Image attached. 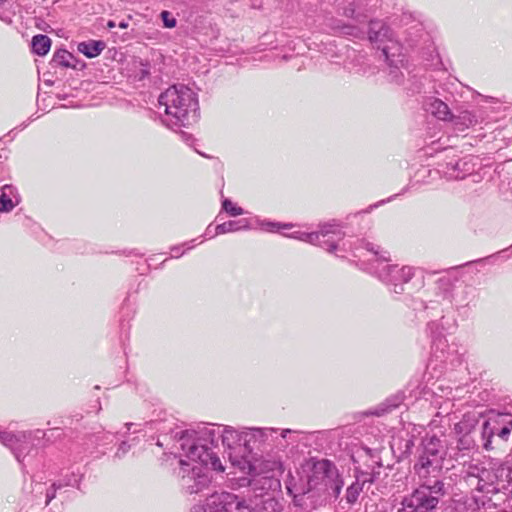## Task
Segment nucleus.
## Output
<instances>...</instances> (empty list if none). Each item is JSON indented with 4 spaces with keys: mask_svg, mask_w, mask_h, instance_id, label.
<instances>
[{
    "mask_svg": "<svg viewBox=\"0 0 512 512\" xmlns=\"http://www.w3.org/2000/svg\"><path fill=\"white\" fill-rule=\"evenodd\" d=\"M221 438L223 446L229 451V458L241 460L243 454V428L232 426L205 425L196 430L186 431L180 439V446L186 451V456L192 460L211 465V469L224 472L220 458L215 451Z\"/></svg>",
    "mask_w": 512,
    "mask_h": 512,
    "instance_id": "nucleus-1",
    "label": "nucleus"
},
{
    "mask_svg": "<svg viewBox=\"0 0 512 512\" xmlns=\"http://www.w3.org/2000/svg\"><path fill=\"white\" fill-rule=\"evenodd\" d=\"M474 447L475 441L470 435H460L455 460L463 466L461 476L467 485L482 493H494L507 488L512 481V465L490 457L464 459V452Z\"/></svg>",
    "mask_w": 512,
    "mask_h": 512,
    "instance_id": "nucleus-2",
    "label": "nucleus"
},
{
    "mask_svg": "<svg viewBox=\"0 0 512 512\" xmlns=\"http://www.w3.org/2000/svg\"><path fill=\"white\" fill-rule=\"evenodd\" d=\"M301 480H305L302 493L294 496V506L311 512L321 506L327 495L337 498L343 481L335 464L327 459L309 460L302 466Z\"/></svg>",
    "mask_w": 512,
    "mask_h": 512,
    "instance_id": "nucleus-3",
    "label": "nucleus"
},
{
    "mask_svg": "<svg viewBox=\"0 0 512 512\" xmlns=\"http://www.w3.org/2000/svg\"><path fill=\"white\" fill-rule=\"evenodd\" d=\"M444 460L419 455L414 464L415 474L420 486L402 501L398 512H428L434 509L443 491V483L439 480Z\"/></svg>",
    "mask_w": 512,
    "mask_h": 512,
    "instance_id": "nucleus-4",
    "label": "nucleus"
},
{
    "mask_svg": "<svg viewBox=\"0 0 512 512\" xmlns=\"http://www.w3.org/2000/svg\"><path fill=\"white\" fill-rule=\"evenodd\" d=\"M159 104L165 107V117L162 122L171 129L189 126L198 119L197 95L184 84L169 87L159 96Z\"/></svg>",
    "mask_w": 512,
    "mask_h": 512,
    "instance_id": "nucleus-5",
    "label": "nucleus"
},
{
    "mask_svg": "<svg viewBox=\"0 0 512 512\" xmlns=\"http://www.w3.org/2000/svg\"><path fill=\"white\" fill-rule=\"evenodd\" d=\"M232 465L239 467L243 472L254 474L252 480L248 481L249 487L256 491L273 490L280 487L279 476L284 472L283 463L276 455H267L254 463L250 459L232 460Z\"/></svg>",
    "mask_w": 512,
    "mask_h": 512,
    "instance_id": "nucleus-6",
    "label": "nucleus"
},
{
    "mask_svg": "<svg viewBox=\"0 0 512 512\" xmlns=\"http://www.w3.org/2000/svg\"><path fill=\"white\" fill-rule=\"evenodd\" d=\"M368 37L371 43L381 49L383 56L390 66V80L397 84L402 82L403 74L400 68L404 66L402 46L393 39V33L382 21L374 20L369 23Z\"/></svg>",
    "mask_w": 512,
    "mask_h": 512,
    "instance_id": "nucleus-7",
    "label": "nucleus"
},
{
    "mask_svg": "<svg viewBox=\"0 0 512 512\" xmlns=\"http://www.w3.org/2000/svg\"><path fill=\"white\" fill-rule=\"evenodd\" d=\"M291 238L317 245L336 255L338 251H347V241L344 240L345 233L340 225L335 221H330L319 226L315 232L294 231Z\"/></svg>",
    "mask_w": 512,
    "mask_h": 512,
    "instance_id": "nucleus-8",
    "label": "nucleus"
},
{
    "mask_svg": "<svg viewBox=\"0 0 512 512\" xmlns=\"http://www.w3.org/2000/svg\"><path fill=\"white\" fill-rule=\"evenodd\" d=\"M181 454L178 464L179 468L176 472L181 488L188 494H196L206 489L211 477L207 472V468L211 465L201 463L200 460H192L186 456V451L181 447Z\"/></svg>",
    "mask_w": 512,
    "mask_h": 512,
    "instance_id": "nucleus-9",
    "label": "nucleus"
},
{
    "mask_svg": "<svg viewBox=\"0 0 512 512\" xmlns=\"http://www.w3.org/2000/svg\"><path fill=\"white\" fill-rule=\"evenodd\" d=\"M45 435L42 430L34 432H10L0 431V443L9 448L18 462H22L32 450L30 439H40Z\"/></svg>",
    "mask_w": 512,
    "mask_h": 512,
    "instance_id": "nucleus-10",
    "label": "nucleus"
},
{
    "mask_svg": "<svg viewBox=\"0 0 512 512\" xmlns=\"http://www.w3.org/2000/svg\"><path fill=\"white\" fill-rule=\"evenodd\" d=\"M245 499L229 492L210 495L204 505L193 507V512H242Z\"/></svg>",
    "mask_w": 512,
    "mask_h": 512,
    "instance_id": "nucleus-11",
    "label": "nucleus"
},
{
    "mask_svg": "<svg viewBox=\"0 0 512 512\" xmlns=\"http://www.w3.org/2000/svg\"><path fill=\"white\" fill-rule=\"evenodd\" d=\"M270 491L271 490H259L254 492L251 487H249L247 494L248 499H245L242 512H280L282 505L271 495Z\"/></svg>",
    "mask_w": 512,
    "mask_h": 512,
    "instance_id": "nucleus-12",
    "label": "nucleus"
},
{
    "mask_svg": "<svg viewBox=\"0 0 512 512\" xmlns=\"http://www.w3.org/2000/svg\"><path fill=\"white\" fill-rule=\"evenodd\" d=\"M414 275V268L410 266L385 264L379 270V278L387 285L393 287V292L401 294L404 291V284L408 283Z\"/></svg>",
    "mask_w": 512,
    "mask_h": 512,
    "instance_id": "nucleus-13",
    "label": "nucleus"
},
{
    "mask_svg": "<svg viewBox=\"0 0 512 512\" xmlns=\"http://www.w3.org/2000/svg\"><path fill=\"white\" fill-rule=\"evenodd\" d=\"M277 433L274 428H243V454L242 459H249L255 448L265 444L273 434Z\"/></svg>",
    "mask_w": 512,
    "mask_h": 512,
    "instance_id": "nucleus-14",
    "label": "nucleus"
},
{
    "mask_svg": "<svg viewBox=\"0 0 512 512\" xmlns=\"http://www.w3.org/2000/svg\"><path fill=\"white\" fill-rule=\"evenodd\" d=\"M474 170V159L472 157H464L454 163H447L442 173L447 180H461L472 174Z\"/></svg>",
    "mask_w": 512,
    "mask_h": 512,
    "instance_id": "nucleus-15",
    "label": "nucleus"
},
{
    "mask_svg": "<svg viewBox=\"0 0 512 512\" xmlns=\"http://www.w3.org/2000/svg\"><path fill=\"white\" fill-rule=\"evenodd\" d=\"M375 481V474L359 471L356 473L355 481L347 488L345 500L348 505H353L358 500L360 493L366 485H371Z\"/></svg>",
    "mask_w": 512,
    "mask_h": 512,
    "instance_id": "nucleus-16",
    "label": "nucleus"
},
{
    "mask_svg": "<svg viewBox=\"0 0 512 512\" xmlns=\"http://www.w3.org/2000/svg\"><path fill=\"white\" fill-rule=\"evenodd\" d=\"M419 455L444 460L445 441L435 434H427L422 440V450Z\"/></svg>",
    "mask_w": 512,
    "mask_h": 512,
    "instance_id": "nucleus-17",
    "label": "nucleus"
},
{
    "mask_svg": "<svg viewBox=\"0 0 512 512\" xmlns=\"http://www.w3.org/2000/svg\"><path fill=\"white\" fill-rule=\"evenodd\" d=\"M450 121L453 122L456 130L463 132L470 127L480 124L483 121V116L480 111L464 110L458 115H452Z\"/></svg>",
    "mask_w": 512,
    "mask_h": 512,
    "instance_id": "nucleus-18",
    "label": "nucleus"
},
{
    "mask_svg": "<svg viewBox=\"0 0 512 512\" xmlns=\"http://www.w3.org/2000/svg\"><path fill=\"white\" fill-rule=\"evenodd\" d=\"M20 203L17 189L12 185H4L0 194V212H10Z\"/></svg>",
    "mask_w": 512,
    "mask_h": 512,
    "instance_id": "nucleus-19",
    "label": "nucleus"
},
{
    "mask_svg": "<svg viewBox=\"0 0 512 512\" xmlns=\"http://www.w3.org/2000/svg\"><path fill=\"white\" fill-rule=\"evenodd\" d=\"M424 108L427 112L443 121L450 120L452 116L448 105L438 98H428L424 103Z\"/></svg>",
    "mask_w": 512,
    "mask_h": 512,
    "instance_id": "nucleus-20",
    "label": "nucleus"
},
{
    "mask_svg": "<svg viewBox=\"0 0 512 512\" xmlns=\"http://www.w3.org/2000/svg\"><path fill=\"white\" fill-rule=\"evenodd\" d=\"M105 47L106 45L103 41L90 40L79 43L77 49L86 57L94 58L100 55V53L105 49Z\"/></svg>",
    "mask_w": 512,
    "mask_h": 512,
    "instance_id": "nucleus-21",
    "label": "nucleus"
},
{
    "mask_svg": "<svg viewBox=\"0 0 512 512\" xmlns=\"http://www.w3.org/2000/svg\"><path fill=\"white\" fill-rule=\"evenodd\" d=\"M246 229H249V221L247 219L230 220L222 224H218L215 227V234L220 235Z\"/></svg>",
    "mask_w": 512,
    "mask_h": 512,
    "instance_id": "nucleus-22",
    "label": "nucleus"
},
{
    "mask_svg": "<svg viewBox=\"0 0 512 512\" xmlns=\"http://www.w3.org/2000/svg\"><path fill=\"white\" fill-rule=\"evenodd\" d=\"M476 423L477 419L474 415H464L463 419L455 424V433L458 435H470Z\"/></svg>",
    "mask_w": 512,
    "mask_h": 512,
    "instance_id": "nucleus-23",
    "label": "nucleus"
},
{
    "mask_svg": "<svg viewBox=\"0 0 512 512\" xmlns=\"http://www.w3.org/2000/svg\"><path fill=\"white\" fill-rule=\"evenodd\" d=\"M51 47V40L46 35H36L32 38V50L39 56L46 55Z\"/></svg>",
    "mask_w": 512,
    "mask_h": 512,
    "instance_id": "nucleus-24",
    "label": "nucleus"
},
{
    "mask_svg": "<svg viewBox=\"0 0 512 512\" xmlns=\"http://www.w3.org/2000/svg\"><path fill=\"white\" fill-rule=\"evenodd\" d=\"M75 58L72 53L65 49L57 50L52 58V63L56 66L75 68Z\"/></svg>",
    "mask_w": 512,
    "mask_h": 512,
    "instance_id": "nucleus-25",
    "label": "nucleus"
},
{
    "mask_svg": "<svg viewBox=\"0 0 512 512\" xmlns=\"http://www.w3.org/2000/svg\"><path fill=\"white\" fill-rule=\"evenodd\" d=\"M496 434V430L489 421H484L482 426V437L484 439L483 447L485 450L491 449V438Z\"/></svg>",
    "mask_w": 512,
    "mask_h": 512,
    "instance_id": "nucleus-26",
    "label": "nucleus"
},
{
    "mask_svg": "<svg viewBox=\"0 0 512 512\" xmlns=\"http://www.w3.org/2000/svg\"><path fill=\"white\" fill-rule=\"evenodd\" d=\"M222 209L232 217H236L244 213V210L241 207H238L229 199H225L222 202Z\"/></svg>",
    "mask_w": 512,
    "mask_h": 512,
    "instance_id": "nucleus-27",
    "label": "nucleus"
},
{
    "mask_svg": "<svg viewBox=\"0 0 512 512\" xmlns=\"http://www.w3.org/2000/svg\"><path fill=\"white\" fill-rule=\"evenodd\" d=\"M447 347V341L444 338H437L433 341L432 349L434 350V354L437 358L443 360L444 350Z\"/></svg>",
    "mask_w": 512,
    "mask_h": 512,
    "instance_id": "nucleus-28",
    "label": "nucleus"
},
{
    "mask_svg": "<svg viewBox=\"0 0 512 512\" xmlns=\"http://www.w3.org/2000/svg\"><path fill=\"white\" fill-rule=\"evenodd\" d=\"M261 226L267 230V231H270V232H274L276 230H279L281 228L283 229H287V228H291L292 227V224H280V223H277V222H263L261 224Z\"/></svg>",
    "mask_w": 512,
    "mask_h": 512,
    "instance_id": "nucleus-29",
    "label": "nucleus"
},
{
    "mask_svg": "<svg viewBox=\"0 0 512 512\" xmlns=\"http://www.w3.org/2000/svg\"><path fill=\"white\" fill-rule=\"evenodd\" d=\"M366 249L370 252H372L375 256L379 257L382 261H388V252L386 251H380V248L375 246L372 243L366 244Z\"/></svg>",
    "mask_w": 512,
    "mask_h": 512,
    "instance_id": "nucleus-30",
    "label": "nucleus"
},
{
    "mask_svg": "<svg viewBox=\"0 0 512 512\" xmlns=\"http://www.w3.org/2000/svg\"><path fill=\"white\" fill-rule=\"evenodd\" d=\"M161 18L163 20L164 27L174 28L176 26V19L168 11L161 12Z\"/></svg>",
    "mask_w": 512,
    "mask_h": 512,
    "instance_id": "nucleus-31",
    "label": "nucleus"
},
{
    "mask_svg": "<svg viewBox=\"0 0 512 512\" xmlns=\"http://www.w3.org/2000/svg\"><path fill=\"white\" fill-rule=\"evenodd\" d=\"M193 242H195V239L191 240L189 242H185V243H183L181 245L173 246L171 248V251L174 253V255L172 257L178 258L181 255H183L184 251L181 250L183 247H186L187 250L192 249L193 248V245H192Z\"/></svg>",
    "mask_w": 512,
    "mask_h": 512,
    "instance_id": "nucleus-32",
    "label": "nucleus"
},
{
    "mask_svg": "<svg viewBox=\"0 0 512 512\" xmlns=\"http://www.w3.org/2000/svg\"><path fill=\"white\" fill-rule=\"evenodd\" d=\"M512 431V420L505 424L501 429L496 431L498 437L503 440H507Z\"/></svg>",
    "mask_w": 512,
    "mask_h": 512,
    "instance_id": "nucleus-33",
    "label": "nucleus"
},
{
    "mask_svg": "<svg viewBox=\"0 0 512 512\" xmlns=\"http://www.w3.org/2000/svg\"><path fill=\"white\" fill-rule=\"evenodd\" d=\"M130 448L131 444L128 441H122L117 449L116 456L118 458L123 457L130 450Z\"/></svg>",
    "mask_w": 512,
    "mask_h": 512,
    "instance_id": "nucleus-34",
    "label": "nucleus"
},
{
    "mask_svg": "<svg viewBox=\"0 0 512 512\" xmlns=\"http://www.w3.org/2000/svg\"><path fill=\"white\" fill-rule=\"evenodd\" d=\"M61 488V485L53 483L51 488L46 493V504L50 503L56 496L57 489Z\"/></svg>",
    "mask_w": 512,
    "mask_h": 512,
    "instance_id": "nucleus-35",
    "label": "nucleus"
},
{
    "mask_svg": "<svg viewBox=\"0 0 512 512\" xmlns=\"http://www.w3.org/2000/svg\"><path fill=\"white\" fill-rule=\"evenodd\" d=\"M452 406H453V404H452L449 400L445 401L443 404H441V405L439 406V409H440L441 411H439V412L437 413V415H441V414H446V415H448V414L450 413L451 409H452Z\"/></svg>",
    "mask_w": 512,
    "mask_h": 512,
    "instance_id": "nucleus-36",
    "label": "nucleus"
},
{
    "mask_svg": "<svg viewBox=\"0 0 512 512\" xmlns=\"http://www.w3.org/2000/svg\"><path fill=\"white\" fill-rule=\"evenodd\" d=\"M394 197H395V196L390 197V198H388L387 200H382V201H380V202H378V203H376V204H374V205H370V206H369V207H368L364 212H366V213L371 212L374 208H376V207H378V206H380V205H382V204H384V203H386V202L391 201Z\"/></svg>",
    "mask_w": 512,
    "mask_h": 512,
    "instance_id": "nucleus-37",
    "label": "nucleus"
},
{
    "mask_svg": "<svg viewBox=\"0 0 512 512\" xmlns=\"http://www.w3.org/2000/svg\"><path fill=\"white\" fill-rule=\"evenodd\" d=\"M344 14L347 17H352V18L355 17V8H354V4L353 3H351L349 5V7L345 9Z\"/></svg>",
    "mask_w": 512,
    "mask_h": 512,
    "instance_id": "nucleus-38",
    "label": "nucleus"
},
{
    "mask_svg": "<svg viewBox=\"0 0 512 512\" xmlns=\"http://www.w3.org/2000/svg\"><path fill=\"white\" fill-rule=\"evenodd\" d=\"M292 433H296V431H293V430H291V429H284V430H282V432H281V437H282L283 439H286V438H287V436H288V434H292Z\"/></svg>",
    "mask_w": 512,
    "mask_h": 512,
    "instance_id": "nucleus-39",
    "label": "nucleus"
},
{
    "mask_svg": "<svg viewBox=\"0 0 512 512\" xmlns=\"http://www.w3.org/2000/svg\"><path fill=\"white\" fill-rule=\"evenodd\" d=\"M205 235L208 236L209 238H213L214 236H216L215 232L212 233V231H211V225H209L207 227Z\"/></svg>",
    "mask_w": 512,
    "mask_h": 512,
    "instance_id": "nucleus-40",
    "label": "nucleus"
},
{
    "mask_svg": "<svg viewBox=\"0 0 512 512\" xmlns=\"http://www.w3.org/2000/svg\"><path fill=\"white\" fill-rule=\"evenodd\" d=\"M115 26H116V25H115V23H114L113 21H109V22H108V27H109V28H114Z\"/></svg>",
    "mask_w": 512,
    "mask_h": 512,
    "instance_id": "nucleus-41",
    "label": "nucleus"
},
{
    "mask_svg": "<svg viewBox=\"0 0 512 512\" xmlns=\"http://www.w3.org/2000/svg\"><path fill=\"white\" fill-rule=\"evenodd\" d=\"M127 26H128V25H127V23H125V22H121V23L119 24V27H120V28H123V29H124V28H126Z\"/></svg>",
    "mask_w": 512,
    "mask_h": 512,
    "instance_id": "nucleus-42",
    "label": "nucleus"
},
{
    "mask_svg": "<svg viewBox=\"0 0 512 512\" xmlns=\"http://www.w3.org/2000/svg\"><path fill=\"white\" fill-rule=\"evenodd\" d=\"M411 446H413V443L409 441L406 445V449L409 450Z\"/></svg>",
    "mask_w": 512,
    "mask_h": 512,
    "instance_id": "nucleus-43",
    "label": "nucleus"
},
{
    "mask_svg": "<svg viewBox=\"0 0 512 512\" xmlns=\"http://www.w3.org/2000/svg\"><path fill=\"white\" fill-rule=\"evenodd\" d=\"M133 425V423H126L125 426L127 428V430H130L131 426Z\"/></svg>",
    "mask_w": 512,
    "mask_h": 512,
    "instance_id": "nucleus-44",
    "label": "nucleus"
},
{
    "mask_svg": "<svg viewBox=\"0 0 512 512\" xmlns=\"http://www.w3.org/2000/svg\"><path fill=\"white\" fill-rule=\"evenodd\" d=\"M344 29L351 30V29H353V28H352V27H350V26H347V27H344Z\"/></svg>",
    "mask_w": 512,
    "mask_h": 512,
    "instance_id": "nucleus-45",
    "label": "nucleus"
},
{
    "mask_svg": "<svg viewBox=\"0 0 512 512\" xmlns=\"http://www.w3.org/2000/svg\"><path fill=\"white\" fill-rule=\"evenodd\" d=\"M6 0H0V5L4 4Z\"/></svg>",
    "mask_w": 512,
    "mask_h": 512,
    "instance_id": "nucleus-46",
    "label": "nucleus"
},
{
    "mask_svg": "<svg viewBox=\"0 0 512 512\" xmlns=\"http://www.w3.org/2000/svg\"><path fill=\"white\" fill-rule=\"evenodd\" d=\"M371 474H375V476H376V475H379V472H376V473H375V472H372Z\"/></svg>",
    "mask_w": 512,
    "mask_h": 512,
    "instance_id": "nucleus-47",
    "label": "nucleus"
}]
</instances>
